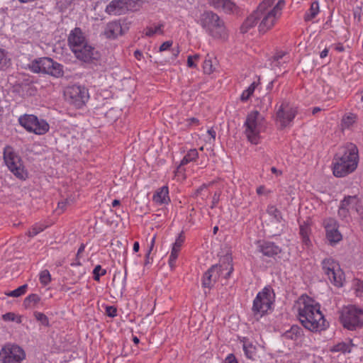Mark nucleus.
I'll use <instances>...</instances> for the list:
<instances>
[{"instance_id": "obj_1", "label": "nucleus", "mask_w": 363, "mask_h": 363, "mask_svg": "<svg viewBox=\"0 0 363 363\" xmlns=\"http://www.w3.org/2000/svg\"><path fill=\"white\" fill-rule=\"evenodd\" d=\"M284 6V0H279L275 4L274 0H264L243 22L240 27L241 32L247 33L257 26L259 33H266L274 28L280 18Z\"/></svg>"}, {"instance_id": "obj_2", "label": "nucleus", "mask_w": 363, "mask_h": 363, "mask_svg": "<svg viewBox=\"0 0 363 363\" xmlns=\"http://www.w3.org/2000/svg\"><path fill=\"white\" fill-rule=\"evenodd\" d=\"M294 310L302 325L312 332H320L328 327L320 304L312 298L301 296L294 303Z\"/></svg>"}, {"instance_id": "obj_3", "label": "nucleus", "mask_w": 363, "mask_h": 363, "mask_svg": "<svg viewBox=\"0 0 363 363\" xmlns=\"http://www.w3.org/2000/svg\"><path fill=\"white\" fill-rule=\"evenodd\" d=\"M359 163V152L354 144H348L336 154L333 161V174L343 177L352 173Z\"/></svg>"}, {"instance_id": "obj_4", "label": "nucleus", "mask_w": 363, "mask_h": 363, "mask_svg": "<svg viewBox=\"0 0 363 363\" xmlns=\"http://www.w3.org/2000/svg\"><path fill=\"white\" fill-rule=\"evenodd\" d=\"M243 127L247 141L258 145L263 138L262 133L267 130V121L259 111H252L247 114Z\"/></svg>"}, {"instance_id": "obj_5", "label": "nucleus", "mask_w": 363, "mask_h": 363, "mask_svg": "<svg viewBox=\"0 0 363 363\" xmlns=\"http://www.w3.org/2000/svg\"><path fill=\"white\" fill-rule=\"evenodd\" d=\"M196 22L213 38L220 40L228 38V31L223 21L213 12H203Z\"/></svg>"}, {"instance_id": "obj_6", "label": "nucleus", "mask_w": 363, "mask_h": 363, "mask_svg": "<svg viewBox=\"0 0 363 363\" xmlns=\"http://www.w3.org/2000/svg\"><path fill=\"white\" fill-rule=\"evenodd\" d=\"M321 267L323 274L333 285L337 288L343 286L345 276L337 261L331 257L325 258L321 262Z\"/></svg>"}, {"instance_id": "obj_7", "label": "nucleus", "mask_w": 363, "mask_h": 363, "mask_svg": "<svg viewBox=\"0 0 363 363\" xmlns=\"http://www.w3.org/2000/svg\"><path fill=\"white\" fill-rule=\"evenodd\" d=\"M29 69L34 73L47 74L55 77L63 75L62 65L49 57H40L29 65Z\"/></svg>"}, {"instance_id": "obj_8", "label": "nucleus", "mask_w": 363, "mask_h": 363, "mask_svg": "<svg viewBox=\"0 0 363 363\" xmlns=\"http://www.w3.org/2000/svg\"><path fill=\"white\" fill-rule=\"evenodd\" d=\"M340 319L344 328L355 330L363 325V309L355 306L345 307L341 311Z\"/></svg>"}, {"instance_id": "obj_9", "label": "nucleus", "mask_w": 363, "mask_h": 363, "mask_svg": "<svg viewBox=\"0 0 363 363\" xmlns=\"http://www.w3.org/2000/svg\"><path fill=\"white\" fill-rule=\"evenodd\" d=\"M4 160L9 170L18 178L26 179L28 177V172L24 167L21 159L13 149L7 146L4 150Z\"/></svg>"}, {"instance_id": "obj_10", "label": "nucleus", "mask_w": 363, "mask_h": 363, "mask_svg": "<svg viewBox=\"0 0 363 363\" xmlns=\"http://www.w3.org/2000/svg\"><path fill=\"white\" fill-rule=\"evenodd\" d=\"M18 122L28 132L37 135L46 133L50 128L49 124L43 119H38L32 114H24L18 118Z\"/></svg>"}, {"instance_id": "obj_11", "label": "nucleus", "mask_w": 363, "mask_h": 363, "mask_svg": "<svg viewBox=\"0 0 363 363\" xmlns=\"http://www.w3.org/2000/svg\"><path fill=\"white\" fill-rule=\"evenodd\" d=\"M274 297V295L269 288H264L257 294L253 301L254 313L261 316L263 315L271 308Z\"/></svg>"}, {"instance_id": "obj_12", "label": "nucleus", "mask_w": 363, "mask_h": 363, "mask_svg": "<svg viewBox=\"0 0 363 363\" xmlns=\"http://www.w3.org/2000/svg\"><path fill=\"white\" fill-rule=\"evenodd\" d=\"M140 2V0H112L106 6L105 12L111 16L122 15L128 11L137 10Z\"/></svg>"}, {"instance_id": "obj_13", "label": "nucleus", "mask_w": 363, "mask_h": 363, "mask_svg": "<svg viewBox=\"0 0 363 363\" xmlns=\"http://www.w3.org/2000/svg\"><path fill=\"white\" fill-rule=\"evenodd\" d=\"M297 114V107L289 102L284 101L278 108L276 113V122L281 128L289 126Z\"/></svg>"}, {"instance_id": "obj_14", "label": "nucleus", "mask_w": 363, "mask_h": 363, "mask_svg": "<svg viewBox=\"0 0 363 363\" xmlns=\"http://www.w3.org/2000/svg\"><path fill=\"white\" fill-rule=\"evenodd\" d=\"M66 99L77 108H81L88 101V90L79 85H73L67 88L65 92Z\"/></svg>"}, {"instance_id": "obj_15", "label": "nucleus", "mask_w": 363, "mask_h": 363, "mask_svg": "<svg viewBox=\"0 0 363 363\" xmlns=\"http://www.w3.org/2000/svg\"><path fill=\"white\" fill-rule=\"evenodd\" d=\"M26 354L22 348L15 345H6L0 350V363H21Z\"/></svg>"}, {"instance_id": "obj_16", "label": "nucleus", "mask_w": 363, "mask_h": 363, "mask_svg": "<svg viewBox=\"0 0 363 363\" xmlns=\"http://www.w3.org/2000/svg\"><path fill=\"white\" fill-rule=\"evenodd\" d=\"M72 52L78 60L84 62H94L100 58V54L98 50L88 43L80 48L72 50Z\"/></svg>"}, {"instance_id": "obj_17", "label": "nucleus", "mask_w": 363, "mask_h": 363, "mask_svg": "<svg viewBox=\"0 0 363 363\" xmlns=\"http://www.w3.org/2000/svg\"><path fill=\"white\" fill-rule=\"evenodd\" d=\"M362 206L357 196H348L342 201L338 213L340 216L346 217L347 213H361Z\"/></svg>"}, {"instance_id": "obj_18", "label": "nucleus", "mask_w": 363, "mask_h": 363, "mask_svg": "<svg viewBox=\"0 0 363 363\" xmlns=\"http://www.w3.org/2000/svg\"><path fill=\"white\" fill-rule=\"evenodd\" d=\"M324 225L326 232V238L330 245H335L342 240V235L338 230V224L336 220L328 218L325 220Z\"/></svg>"}, {"instance_id": "obj_19", "label": "nucleus", "mask_w": 363, "mask_h": 363, "mask_svg": "<svg viewBox=\"0 0 363 363\" xmlns=\"http://www.w3.org/2000/svg\"><path fill=\"white\" fill-rule=\"evenodd\" d=\"M103 35L110 40H115L124 34V30L118 21L108 22L104 27Z\"/></svg>"}, {"instance_id": "obj_20", "label": "nucleus", "mask_w": 363, "mask_h": 363, "mask_svg": "<svg viewBox=\"0 0 363 363\" xmlns=\"http://www.w3.org/2000/svg\"><path fill=\"white\" fill-rule=\"evenodd\" d=\"M198 157L199 152L196 149H191L186 152L175 171V177H177L178 180H183L186 177L182 167L191 162L195 161Z\"/></svg>"}, {"instance_id": "obj_21", "label": "nucleus", "mask_w": 363, "mask_h": 363, "mask_svg": "<svg viewBox=\"0 0 363 363\" xmlns=\"http://www.w3.org/2000/svg\"><path fill=\"white\" fill-rule=\"evenodd\" d=\"M68 43L72 51L87 43L82 30L79 28H75L70 32Z\"/></svg>"}, {"instance_id": "obj_22", "label": "nucleus", "mask_w": 363, "mask_h": 363, "mask_svg": "<svg viewBox=\"0 0 363 363\" xmlns=\"http://www.w3.org/2000/svg\"><path fill=\"white\" fill-rule=\"evenodd\" d=\"M217 266L220 268L219 277H222L224 279H228L233 272V259L230 256H225Z\"/></svg>"}, {"instance_id": "obj_23", "label": "nucleus", "mask_w": 363, "mask_h": 363, "mask_svg": "<svg viewBox=\"0 0 363 363\" xmlns=\"http://www.w3.org/2000/svg\"><path fill=\"white\" fill-rule=\"evenodd\" d=\"M152 201L157 205L167 204L170 201L168 186H163L159 188L154 194Z\"/></svg>"}, {"instance_id": "obj_24", "label": "nucleus", "mask_w": 363, "mask_h": 363, "mask_svg": "<svg viewBox=\"0 0 363 363\" xmlns=\"http://www.w3.org/2000/svg\"><path fill=\"white\" fill-rule=\"evenodd\" d=\"M220 268L218 266H213L206 272L203 277L202 284L204 287H211L213 284L219 278Z\"/></svg>"}, {"instance_id": "obj_25", "label": "nucleus", "mask_w": 363, "mask_h": 363, "mask_svg": "<svg viewBox=\"0 0 363 363\" xmlns=\"http://www.w3.org/2000/svg\"><path fill=\"white\" fill-rule=\"evenodd\" d=\"M259 251L267 257H274L281 252V248L273 242H264L259 245Z\"/></svg>"}, {"instance_id": "obj_26", "label": "nucleus", "mask_w": 363, "mask_h": 363, "mask_svg": "<svg viewBox=\"0 0 363 363\" xmlns=\"http://www.w3.org/2000/svg\"><path fill=\"white\" fill-rule=\"evenodd\" d=\"M217 60L213 55L207 54L203 64V72L211 74L216 69Z\"/></svg>"}, {"instance_id": "obj_27", "label": "nucleus", "mask_w": 363, "mask_h": 363, "mask_svg": "<svg viewBox=\"0 0 363 363\" xmlns=\"http://www.w3.org/2000/svg\"><path fill=\"white\" fill-rule=\"evenodd\" d=\"M164 24L162 23L152 24L145 29V35L147 37H152L157 35H162L164 33Z\"/></svg>"}, {"instance_id": "obj_28", "label": "nucleus", "mask_w": 363, "mask_h": 363, "mask_svg": "<svg viewBox=\"0 0 363 363\" xmlns=\"http://www.w3.org/2000/svg\"><path fill=\"white\" fill-rule=\"evenodd\" d=\"M299 233L303 243L306 246L309 247L311 245V241L310 239L311 228L309 225L306 223L301 224Z\"/></svg>"}, {"instance_id": "obj_29", "label": "nucleus", "mask_w": 363, "mask_h": 363, "mask_svg": "<svg viewBox=\"0 0 363 363\" xmlns=\"http://www.w3.org/2000/svg\"><path fill=\"white\" fill-rule=\"evenodd\" d=\"M40 301V296L35 294H32L24 299L23 306L26 308H34L38 306Z\"/></svg>"}, {"instance_id": "obj_30", "label": "nucleus", "mask_w": 363, "mask_h": 363, "mask_svg": "<svg viewBox=\"0 0 363 363\" xmlns=\"http://www.w3.org/2000/svg\"><path fill=\"white\" fill-rule=\"evenodd\" d=\"M242 349L245 356L248 359H253L255 358L256 354V347L245 339L242 340Z\"/></svg>"}, {"instance_id": "obj_31", "label": "nucleus", "mask_w": 363, "mask_h": 363, "mask_svg": "<svg viewBox=\"0 0 363 363\" xmlns=\"http://www.w3.org/2000/svg\"><path fill=\"white\" fill-rule=\"evenodd\" d=\"M320 7L318 1H313L310 9L306 11L304 19L306 21H312L319 13Z\"/></svg>"}, {"instance_id": "obj_32", "label": "nucleus", "mask_w": 363, "mask_h": 363, "mask_svg": "<svg viewBox=\"0 0 363 363\" xmlns=\"http://www.w3.org/2000/svg\"><path fill=\"white\" fill-rule=\"evenodd\" d=\"M267 212L272 220L277 223L281 222L282 219L281 212L274 206H269Z\"/></svg>"}, {"instance_id": "obj_33", "label": "nucleus", "mask_w": 363, "mask_h": 363, "mask_svg": "<svg viewBox=\"0 0 363 363\" xmlns=\"http://www.w3.org/2000/svg\"><path fill=\"white\" fill-rule=\"evenodd\" d=\"M257 84L252 82L246 89H245L240 95V100L243 102L247 101L250 97L253 94Z\"/></svg>"}, {"instance_id": "obj_34", "label": "nucleus", "mask_w": 363, "mask_h": 363, "mask_svg": "<svg viewBox=\"0 0 363 363\" xmlns=\"http://www.w3.org/2000/svg\"><path fill=\"white\" fill-rule=\"evenodd\" d=\"M184 241L185 236L184 233L182 232L176 238L175 242L172 244L171 250L179 253Z\"/></svg>"}, {"instance_id": "obj_35", "label": "nucleus", "mask_w": 363, "mask_h": 363, "mask_svg": "<svg viewBox=\"0 0 363 363\" xmlns=\"http://www.w3.org/2000/svg\"><path fill=\"white\" fill-rule=\"evenodd\" d=\"M220 4V9L225 13H233L237 9L235 4L230 0H223Z\"/></svg>"}, {"instance_id": "obj_36", "label": "nucleus", "mask_w": 363, "mask_h": 363, "mask_svg": "<svg viewBox=\"0 0 363 363\" xmlns=\"http://www.w3.org/2000/svg\"><path fill=\"white\" fill-rule=\"evenodd\" d=\"M351 343L340 342L335 345L332 350L333 352H341L342 353H349L352 350Z\"/></svg>"}, {"instance_id": "obj_37", "label": "nucleus", "mask_w": 363, "mask_h": 363, "mask_svg": "<svg viewBox=\"0 0 363 363\" xmlns=\"http://www.w3.org/2000/svg\"><path fill=\"white\" fill-rule=\"evenodd\" d=\"M28 288L27 284H23L17 289L9 291V293H6V294L8 296H12V297H19L22 295H23L26 292V289Z\"/></svg>"}, {"instance_id": "obj_38", "label": "nucleus", "mask_w": 363, "mask_h": 363, "mask_svg": "<svg viewBox=\"0 0 363 363\" xmlns=\"http://www.w3.org/2000/svg\"><path fill=\"white\" fill-rule=\"evenodd\" d=\"M201 56L199 54L189 55L187 57V66L189 68H197L198 62L200 60Z\"/></svg>"}, {"instance_id": "obj_39", "label": "nucleus", "mask_w": 363, "mask_h": 363, "mask_svg": "<svg viewBox=\"0 0 363 363\" xmlns=\"http://www.w3.org/2000/svg\"><path fill=\"white\" fill-rule=\"evenodd\" d=\"M39 279L43 285H48L51 281V275L49 271L47 269L41 271L39 274Z\"/></svg>"}, {"instance_id": "obj_40", "label": "nucleus", "mask_w": 363, "mask_h": 363, "mask_svg": "<svg viewBox=\"0 0 363 363\" xmlns=\"http://www.w3.org/2000/svg\"><path fill=\"white\" fill-rule=\"evenodd\" d=\"M2 318L5 321H13L21 323L22 321L21 316L16 315L14 313H6L2 315Z\"/></svg>"}, {"instance_id": "obj_41", "label": "nucleus", "mask_w": 363, "mask_h": 363, "mask_svg": "<svg viewBox=\"0 0 363 363\" xmlns=\"http://www.w3.org/2000/svg\"><path fill=\"white\" fill-rule=\"evenodd\" d=\"M46 225L42 223H36L35 224L30 230H29L28 234L30 237H33L38 235L39 233L42 232L45 228H46Z\"/></svg>"}, {"instance_id": "obj_42", "label": "nucleus", "mask_w": 363, "mask_h": 363, "mask_svg": "<svg viewBox=\"0 0 363 363\" xmlns=\"http://www.w3.org/2000/svg\"><path fill=\"white\" fill-rule=\"evenodd\" d=\"M34 316L36 320L45 326H48L49 325V320L48 317L43 314V313L35 311L34 313Z\"/></svg>"}, {"instance_id": "obj_43", "label": "nucleus", "mask_w": 363, "mask_h": 363, "mask_svg": "<svg viewBox=\"0 0 363 363\" xmlns=\"http://www.w3.org/2000/svg\"><path fill=\"white\" fill-rule=\"evenodd\" d=\"M9 63V59L3 49L0 48V68L6 67Z\"/></svg>"}, {"instance_id": "obj_44", "label": "nucleus", "mask_w": 363, "mask_h": 363, "mask_svg": "<svg viewBox=\"0 0 363 363\" xmlns=\"http://www.w3.org/2000/svg\"><path fill=\"white\" fill-rule=\"evenodd\" d=\"M178 256H179V253L171 250V252H170V255L169 257L168 263L172 269H174L176 267V262L178 258Z\"/></svg>"}, {"instance_id": "obj_45", "label": "nucleus", "mask_w": 363, "mask_h": 363, "mask_svg": "<svg viewBox=\"0 0 363 363\" xmlns=\"http://www.w3.org/2000/svg\"><path fill=\"white\" fill-rule=\"evenodd\" d=\"M93 273L94 279L96 281H99L100 277L106 274V270L103 269L100 265H97L94 269Z\"/></svg>"}, {"instance_id": "obj_46", "label": "nucleus", "mask_w": 363, "mask_h": 363, "mask_svg": "<svg viewBox=\"0 0 363 363\" xmlns=\"http://www.w3.org/2000/svg\"><path fill=\"white\" fill-rule=\"evenodd\" d=\"M354 289L358 296L363 295V281L359 279H356L353 283Z\"/></svg>"}, {"instance_id": "obj_47", "label": "nucleus", "mask_w": 363, "mask_h": 363, "mask_svg": "<svg viewBox=\"0 0 363 363\" xmlns=\"http://www.w3.org/2000/svg\"><path fill=\"white\" fill-rule=\"evenodd\" d=\"M293 335H295L296 336H298L301 335V329L298 327H291L290 331H288L286 333V335L287 337H289L291 338H293Z\"/></svg>"}, {"instance_id": "obj_48", "label": "nucleus", "mask_w": 363, "mask_h": 363, "mask_svg": "<svg viewBox=\"0 0 363 363\" xmlns=\"http://www.w3.org/2000/svg\"><path fill=\"white\" fill-rule=\"evenodd\" d=\"M173 42L172 40H167L164 42L160 47L159 51L160 52H164L166 50H168L170 49V48L172 46Z\"/></svg>"}, {"instance_id": "obj_49", "label": "nucleus", "mask_w": 363, "mask_h": 363, "mask_svg": "<svg viewBox=\"0 0 363 363\" xmlns=\"http://www.w3.org/2000/svg\"><path fill=\"white\" fill-rule=\"evenodd\" d=\"M355 116L353 114H350L343 118V123L349 126L354 122Z\"/></svg>"}, {"instance_id": "obj_50", "label": "nucleus", "mask_w": 363, "mask_h": 363, "mask_svg": "<svg viewBox=\"0 0 363 363\" xmlns=\"http://www.w3.org/2000/svg\"><path fill=\"white\" fill-rule=\"evenodd\" d=\"M106 312L109 317L113 318L117 315V310L114 306L106 307Z\"/></svg>"}, {"instance_id": "obj_51", "label": "nucleus", "mask_w": 363, "mask_h": 363, "mask_svg": "<svg viewBox=\"0 0 363 363\" xmlns=\"http://www.w3.org/2000/svg\"><path fill=\"white\" fill-rule=\"evenodd\" d=\"M257 194L259 196H267L270 193V191L267 190L264 186H259L257 188Z\"/></svg>"}, {"instance_id": "obj_52", "label": "nucleus", "mask_w": 363, "mask_h": 363, "mask_svg": "<svg viewBox=\"0 0 363 363\" xmlns=\"http://www.w3.org/2000/svg\"><path fill=\"white\" fill-rule=\"evenodd\" d=\"M67 203V201H63L58 203L57 211H58L59 213H62L65 211Z\"/></svg>"}, {"instance_id": "obj_53", "label": "nucleus", "mask_w": 363, "mask_h": 363, "mask_svg": "<svg viewBox=\"0 0 363 363\" xmlns=\"http://www.w3.org/2000/svg\"><path fill=\"white\" fill-rule=\"evenodd\" d=\"M285 54L284 52L277 53L274 57V62L276 63V65H278L280 63V60L285 57Z\"/></svg>"}, {"instance_id": "obj_54", "label": "nucleus", "mask_w": 363, "mask_h": 363, "mask_svg": "<svg viewBox=\"0 0 363 363\" xmlns=\"http://www.w3.org/2000/svg\"><path fill=\"white\" fill-rule=\"evenodd\" d=\"M223 0H208V2L210 5L213 6L216 9H220V4Z\"/></svg>"}, {"instance_id": "obj_55", "label": "nucleus", "mask_w": 363, "mask_h": 363, "mask_svg": "<svg viewBox=\"0 0 363 363\" xmlns=\"http://www.w3.org/2000/svg\"><path fill=\"white\" fill-rule=\"evenodd\" d=\"M207 133L210 136L211 139L214 141L216 136L215 130L213 128H210L207 130Z\"/></svg>"}, {"instance_id": "obj_56", "label": "nucleus", "mask_w": 363, "mask_h": 363, "mask_svg": "<svg viewBox=\"0 0 363 363\" xmlns=\"http://www.w3.org/2000/svg\"><path fill=\"white\" fill-rule=\"evenodd\" d=\"M225 363H238L233 354H229L225 359Z\"/></svg>"}, {"instance_id": "obj_57", "label": "nucleus", "mask_w": 363, "mask_h": 363, "mask_svg": "<svg viewBox=\"0 0 363 363\" xmlns=\"http://www.w3.org/2000/svg\"><path fill=\"white\" fill-rule=\"evenodd\" d=\"M328 52L329 50L328 48H325L324 50H323L320 54V58H325V57H327Z\"/></svg>"}, {"instance_id": "obj_58", "label": "nucleus", "mask_w": 363, "mask_h": 363, "mask_svg": "<svg viewBox=\"0 0 363 363\" xmlns=\"http://www.w3.org/2000/svg\"><path fill=\"white\" fill-rule=\"evenodd\" d=\"M271 171L273 174H276L277 176H279L281 174V171L277 169L276 167H273L271 168Z\"/></svg>"}, {"instance_id": "obj_59", "label": "nucleus", "mask_w": 363, "mask_h": 363, "mask_svg": "<svg viewBox=\"0 0 363 363\" xmlns=\"http://www.w3.org/2000/svg\"><path fill=\"white\" fill-rule=\"evenodd\" d=\"M172 55L174 57V58H176L179 55L180 50H179V48H177L176 49H174V48L172 49Z\"/></svg>"}, {"instance_id": "obj_60", "label": "nucleus", "mask_w": 363, "mask_h": 363, "mask_svg": "<svg viewBox=\"0 0 363 363\" xmlns=\"http://www.w3.org/2000/svg\"><path fill=\"white\" fill-rule=\"evenodd\" d=\"M139 248H140L139 242H135L134 244H133V251L135 252H138Z\"/></svg>"}, {"instance_id": "obj_61", "label": "nucleus", "mask_w": 363, "mask_h": 363, "mask_svg": "<svg viewBox=\"0 0 363 363\" xmlns=\"http://www.w3.org/2000/svg\"><path fill=\"white\" fill-rule=\"evenodd\" d=\"M335 50H337L338 52H343L345 50V48L342 45H337L335 47Z\"/></svg>"}, {"instance_id": "obj_62", "label": "nucleus", "mask_w": 363, "mask_h": 363, "mask_svg": "<svg viewBox=\"0 0 363 363\" xmlns=\"http://www.w3.org/2000/svg\"><path fill=\"white\" fill-rule=\"evenodd\" d=\"M120 204V201L117 199H115L112 201V206L116 207Z\"/></svg>"}, {"instance_id": "obj_63", "label": "nucleus", "mask_w": 363, "mask_h": 363, "mask_svg": "<svg viewBox=\"0 0 363 363\" xmlns=\"http://www.w3.org/2000/svg\"><path fill=\"white\" fill-rule=\"evenodd\" d=\"M206 185H202L199 189H198L196 190V194H199L200 191H201L203 189H206Z\"/></svg>"}, {"instance_id": "obj_64", "label": "nucleus", "mask_w": 363, "mask_h": 363, "mask_svg": "<svg viewBox=\"0 0 363 363\" xmlns=\"http://www.w3.org/2000/svg\"><path fill=\"white\" fill-rule=\"evenodd\" d=\"M133 342H134V343H135V344H136V345H137V344H138V343H139V342H140L139 338H138V337H136V336H134V337H133Z\"/></svg>"}]
</instances>
